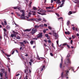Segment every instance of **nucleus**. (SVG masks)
<instances>
[{
	"instance_id": "nucleus-14",
	"label": "nucleus",
	"mask_w": 79,
	"mask_h": 79,
	"mask_svg": "<svg viewBox=\"0 0 79 79\" xmlns=\"http://www.w3.org/2000/svg\"><path fill=\"white\" fill-rule=\"evenodd\" d=\"M10 37H16V36L15 34H12L11 35Z\"/></svg>"
},
{
	"instance_id": "nucleus-46",
	"label": "nucleus",
	"mask_w": 79,
	"mask_h": 79,
	"mask_svg": "<svg viewBox=\"0 0 79 79\" xmlns=\"http://www.w3.org/2000/svg\"><path fill=\"white\" fill-rule=\"evenodd\" d=\"M72 29L73 31H74L75 30V27H73L72 28Z\"/></svg>"
},
{
	"instance_id": "nucleus-11",
	"label": "nucleus",
	"mask_w": 79,
	"mask_h": 79,
	"mask_svg": "<svg viewBox=\"0 0 79 79\" xmlns=\"http://www.w3.org/2000/svg\"><path fill=\"white\" fill-rule=\"evenodd\" d=\"M31 31V29H26V30H25L24 31V32H27V31H28V32H29Z\"/></svg>"
},
{
	"instance_id": "nucleus-29",
	"label": "nucleus",
	"mask_w": 79,
	"mask_h": 79,
	"mask_svg": "<svg viewBox=\"0 0 79 79\" xmlns=\"http://www.w3.org/2000/svg\"><path fill=\"white\" fill-rule=\"evenodd\" d=\"M34 43V41L31 40V42H30V44H31V45L33 44Z\"/></svg>"
},
{
	"instance_id": "nucleus-26",
	"label": "nucleus",
	"mask_w": 79,
	"mask_h": 79,
	"mask_svg": "<svg viewBox=\"0 0 79 79\" xmlns=\"http://www.w3.org/2000/svg\"><path fill=\"white\" fill-rule=\"evenodd\" d=\"M12 52L11 54L12 55H13V54H14V53H15V50H12Z\"/></svg>"
},
{
	"instance_id": "nucleus-61",
	"label": "nucleus",
	"mask_w": 79,
	"mask_h": 79,
	"mask_svg": "<svg viewBox=\"0 0 79 79\" xmlns=\"http://www.w3.org/2000/svg\"><path fill=\"white\" fill-rule=\"evenodd\" d=\"M31 12L32 13H36V12H35V11H31Z\"/></svg>"
},
{
	"instance_id": "nucleus-12",
	"label": "nucleus",
	"mask_w": 79,
	"mask_h": 79,
	"mask_svg": "<svg viewBox=\"0 0 79 79\" xmlns=\"http://www.w3.org/2000/svg\"><path fill=\"white\" fill-rule=\"evenodd\" d=\"M37 13L38 14H39V15H46V14L45 13H41L39 12H37Z\"/></svg>"
},
{
	"instance_id": "nucleus-64",
	"label": "nucleus",
	"mask_w": 79,
	"mask_h": 79,
	"mask_svg": "<svg viewBox=\"0 0 79 79\" xmlns=\"http://www.w3.org/2000/svg\"><path fill=\"white\" fill-rule=\"evenodd\" d=\"M30 61H31V62H32H32H33V60H32V59H31V60H30Z\"/></svg>"
},
{
	"instance_id": "nucleus-41",
	"label": "nucleus",
	"mask_w": 79,
	"mask_h": 79,
	"mask_svg": "<svg viewBox=\"0 0 79 79\" xmlns=\"http://www.w3.org/2000/svg\"><path fill=\"white\" fill-rule=\"evenodd\" d=\"M50 55L51 56H53V54H52V52L50 53Z\"/></svg>"
},
{
	"instance_id": "nucleus-48",
	"label": "nucleus",
	"mask_w": 79,
	"mask_h": 79,
	"mask_svg": "<svg viewBox=\"0 0 79 79\" xmlns=\"http://www.w3.org/2000/svg\"><path fill=\"white\" fill-rule=\"evenodd\" d=\"M68 45V44H67L66 43H65L64 44H63V46H64L65 45Z\"/></svg>"
},
{
	"instance_id": "nucleus-17",
	"label": "nucleus",
	"mask_w": 79,
	"mask_h": 79,
	"mask_svg": "<svg viewBox=\"0 0 79 79\" xmlns=\"http://www.w3.org/2000/svg\"><path fill=\"white\" fill-rule=\"evenodd\" d=\"M6 29H10V27L8 25H7L6 26Z\"/></svg>"
},
{
	"instance_id": "nucleus-22",
	"label": "nucleus",
	"mask_w": 79,
	"mask_h": 79,
	"mask_svg": "<svg viewBox=\"0 0 79 79\" xmlns=\"http://www.w3.org/2000/svg\"><path fill=\"white\" fill-rule=\"evenodd\" d=\"M70 23V21L68 20L67 22V25L68 26H69V25Z\"/></svg>"
},
{
	"instance_id": "nucleus-31",
	"label": "nucleus",
	"mask_w": 79,
	"mask_h": 79,
	"mask_svg": "<svg viewBox=\"0 0 79 79\" xmlns=\"http://www.w3.org/2000/svg\"><path fill=\"white\" fill-rule=\"evenodd\" d=\"M33 9L34 10H37V8L36 7H33Z\"/></svg>"
},
{
	"instance_id": "nucleus-34",
	"label": "nucleus",
	"mask_w": 79,
	"mask_h": 79,
	"mask_svg": "<svg viewBox=\"0 0 79 79\" xmlns=\"http://www.w3.org/2000/svg\"><path fill=\"white\" fill-rule=\"evenodd\" d=\"M1 70L2 73H5V71H4V69H1Z\"/></svg>"
},
{
	"instance_id": "nucleus-49",
	"label": "nucleus",
	"mask_w": 79,
	"mask_h": 79,
	"mask_svg": "<svg viewBox=\"0 0 79 79\" xmlns=\"http://www.w3.org/2000/svg\"><path fill=\"white\" fill-rule=\"evenodd\" d=\"M8 70L9 73H10V68H8Z\"/></svg>"
},
{
	"instance_id": "nucleus-57",
	"label": "nucleus",
	"mask_w": 79,
	"mask_h": 79,
	"mask_svg": "<svg viewBox=\"0 0 79 79\" xmlns=\"http://www.w3.org/2000/svg\"><path fill=\"white\" fill-rule=\"evenodd\" d=\"M52 47H53V48H55V47L53 45V44H52Z\"/></svg>"
},
{
	"instance_id": "nucleus-50",
	"label": "nucleus",
	"mask_w": 79,
	"mask_h": 79,
	"mask_svg": "<svg viewBox=\"0 0 79 79\" xmlns=\"http://www.w3.org/2000/svg\"><path fill=\"white\" fill-rule=\"evenodd\" d=\"M73 40H71V42H70V44H73Z\"/></svg>"
},
{
	"instance_id": "nucleus-13",
	"label": "nucleus",
	"mask_w": 79,
	"mask_h": 79,
	"mask_svg": "<svg viewBox=\"0 0 79 79\" xmlns=\"http://www.w3.org/2000/svg\"><path fill=\"white\" fill-rule=\"evenodd\" d=\"M5 78L8 79V77H7L8 76H7V72H5Z\"/></svg>"
},
{
	"instance_id": "nucleus-62",
	"label": "nucleus",
	"mask_w": 79,
	"mask_h": 79,
	"mask_svg": "<svg viewBox=\"0 0 79 79\" xmlns=\"http://www.w3.org/2000/svg\"><path fill=\"white\" fill-rule=\"evenodd\" d=\"M49 34H50V35H52V33H48Z\"/></svg>"
},
{
	"instance_id": "nucleus-16",
	"label": "nucleus",
	"mask_w": 79,
	"mask_h": 79,
	"mask_svg": "<svg viewBox=\"0 0 79 79\" xmlns=\"http://www.w3.org/2000/svg\"><path fill=\"white\" fill-rule=\"evenodd\" d=\"M13 33H14V34H15V35H18V33L15 32V31H13Z\"/></svg>"
},
{
	"instance_id": "nucleus-51",
	"label": "nucleus",
	"mask_w": 79,
	"mask_h": 79,
	"mask_svg": "<svg viewBox=\"0 0 79 79\" xmlns=\"http://www.w3.org/2000/svg\"><path fill=\"white\" fill-rule=\"evenodd\" d=\"M31 12H32L31 11H30V12L28 13V14H29V15H32V14H31Z\"/></svg>"
},
{
	"instance_id": "nucleus-53",
	"label": "nucleus",
	"mask_w": 79,
	"mask_h": 79,
	"mask_svg": "<svg viewBox=\"0 0 79 79\" xmlns=\"http://www.w3.org/2000/svg\"><path fill=\"white\" fill-rule=\"evenodd\" d=\"M72 37L73 39H74V38H75V37L74 36V35H73L72 36Z\"/></svg>"
},
{
	"instance_id": "nucleus-28",
	"label": "nucleus",
	"mask_w": 79,
	"mask_h": 79,
	"mask_svg": "<svg viewBox=\"0 0 79 79\" xmlns=\"http://www.w3.org/2000/svg\"><path fill=\"white\" fill-rule=\"evenodd\" d=\"M3 73H0V76L1 77H2L3 76Z\"/></svg>"
},
{
	"instance_id": "nucleus-1",
	"label": "nucleus",
	"mask_w": 79,
	"mask_h": 79,
	"mask_svg": "<svg viewBox=\"0 0 79 79\" xmlns=\"http://www.w3.org/2000/svg\"><path fill=\"white\" fill-rule=\"evenodd\" d=\"M70 56L71 55L69 53L67 56V61L66 62H65V64L66 66H68L69 64H71V62L69 61V58Z\"/></svg>"
},
{
	"instance_id": "nucleus-56",
	"label": "nucleus",
	"mask_w": 79,
	"mask_h": 79,
	"mask_svg": "<svg viewBox=\"0 0 79 79\" xmlns=\"http://www.w3.org/2000/svg\"><path fill=\"white\" fill-rule=\"evenodd\" d=\"M29 64H30V65H31V64H32V63L31 62H29Z\"/></svg>"
},
{
	"instance_id": "nucleus-54",
	"label": "nucleus",
	"mask_w": 79,
	"mask_h": 79,
	"mask_svg": "<svg viewBox=\"0 0 79 79\" xmlns=\"http://www.w3.org/2000/svg\"><path fill=\"white\" fill-rule=\"evenodd\" d=\"M1 24L2 25V26H4V23H3V22H2L1 23Z\"/></svg>"
},
{
	"instance_id": "nucleus-36",
	"label": "nucleus",
	"mask_w": 79,
	"mask_h": 79,
	"mask_svg": "<svg viewBox=\"0 0 79 79\" xmlns=\"http://www.w3.org/2000/svg\"><path fill=\"white\" fill-rule=\"evenodd\" d=\"M4 23L5 25H6V24H7V23H6V20H5V21H4Z\"/></svg>"
},
{
	"instance_id": "nucleus-45",
	"label": "nucleus",
	"mask_w": 79,
	"mask_h": 79,
	"mask_svg": "<svg viewBox=\"0 0 79 79\" xmlns=\"http://www.w3.org/2000/svg\"><path fill=\"white\" fill-rule=\"evenodd\" d=\"M27 69H25L24 70V73H27Z\"/></svg>"
},
{
	"instance_id": "nucleus-60",
	"label": "nucleus",
	"mask_w": 79,
	"mask_h": 79,
	"mask_svg": "<svg viewBox=\"0 0 79 79\" xmlns=\"http://www.w3.org/2000/svg\"><path fill=\"white\" fill-rule=\"evenodd\" d=\"M31 4H32V2H31L30 3L29 5L31 6Z\"/></svg>"
},
{
	"instance_id": "nucleus-43",
	"label": "nucleus",
	"mask_w": 79,
	"mask_h": 79,
	"mask_svg": "<svg viewBox=\"0 0 79 79\" xmlns=\"http://www.w3.org/2000/svg\"><path fill=\"white\" fill-rule=\"evenodd\" d=\"M45 36L46 37H48V34H45Z\"/></svg>"
},
{
	"instance_id": "nucleus-35",
	"label": "nucleus",
	"mask_w": 79,
	"mask_h": 79,
	"mask_svg": "<svg viewBox=\"0 0 79 79\" xmlns=\"http://www.w3.org/2000/svg\"><path fill=\"white\" fill-rule=\"evenodd\" d=\"M14 9V10H16V9H18V6L17 7H13Z\"/></svg>"
},
{
	"instance_id": "nucleus-3",
	"label": "nucleus",
	"mask_w": 79,
	"mask_h": 79,
	"mask_svg": "<svg viewBox=\"0 0 79 79\" xmlns=\"http://www.w3.org/2000/svg\"><path fill=\"white\" fill-rule=\"evenodd\" d=\"M62 2V3L60 5V6H58L57 7V9H59L60 8V7H62V6H63V5L64 4V2H65V0H62L61 1Z\"/></svg>"
},
{
	"instance_id": "nucleus-10",
	"label": "nucleus",
	"mask_w": 79,
	"mask_h": 79,
	"mask_svg": "<svg viewBox=\"0 0 79 79\" xmlns=\"http://www.w3.org/2000/svg\"><path fill=\"white\" fill-rule=\"evenodd\" d=\"M56 3H57V4H59V5H60L61 2L60 0H57Z\"/></svg>"
},
{
	"instance_id": "nucleus-47",
	"label": "nucleus",
	"mask_w": 79,
	"mask_h": 79,
	"mask_svg": "<svg viewBox=\"0 0 79 79\" xmlns=\"http://www.w3.org/2000/svg\"><path fill=\"white\" fill-rule=\"evenodd\" d=\"M38 19V21H41V20H42V19L39 18V19Z\"/></svg>"
},
{
	"instance_id": "nucleus-42",
	"label": "nucleus",
	"mask_w": 79,
	"mask_h": 79,
	"mask_svg": "<svg viewBox=\"0 0 79 79\" xmlns=\"http://www.w3.org/2000/svg\"><path fill=\"white\" fill-rule=\"evenodd\" d=\"M17 9L19 10H21V7L17 6Z\"/></svg>"
},
{
	"instance_id": "nucleus-20",
	"label": "nucleus",
	"mask_w": 79,
	"mask_h": 79,
	"mask_svg": "<svg viewBox=\"0 0 79 79\" xmlns=\"http://www.w3.org/2000/svg\"><path fill=\"white\" fill-rule=\"evenodd\" d=\"M74 2L75 3H78L79 4V1H77V0H75Z\"/></svg>"
},
{
	"instance_id": "nucleus-18",
	"label": "nucleus",
	"mask_w": 79,
	"mask_h": 79,
	"mask_svg": "<svg viewBox=\"0 0 79 79\" xmlns=\"http://www.w3.org/2000/svg\"><path fill=\"white\" fill-rule=\"evenodd\" d=\"M64 73V72H62L61 73V77L62 78H63V77H64V75H63Z\"/></svg>"
},
{
	"instance_id": "nucleus-39",
	"label": "nucleus",
	"mask_w": 79,
	"mask_h": 79,
	"mask_svg": "<svg viewBox=\"0 0 79 79\" xmlns=\"http://www.w3.org/2000/svg\"><path fill=\"white\" fill-rule=\"evenodd\" d=\"M16 14L18 16H20V15L19 14L18 12H16Z\"/></svg>"
},
{
	"instance_id": "nucleus-5",
	"label": "nucleus",
	"mask_w": 79,
	"mask_h": 79,
	"mask_svg": "<svg viewBox=\"0 0 79 79\" xmlns=\"http://www.w3.org/2000/svg\"><path fill=\"white\" fill-rule=\"evenodd\" d=\"M32 31L31 32V33L32 34H34V33H35L37 31V29H35V28H33L32 29Z\"/></svg>"
},
{
	"instance_id": "nucleus-30",
	"label": "nucleus",
	"mask_w": 79,
	"mask_h": 79,
	"mask_svg": "<svg viewBox=\"0 0 79 79\" xmlns=\"http://www.w3.org/2000/svg\"><path fill=\"white\" fill-rule=\"evenodd\" d=\"M48 29H50V30H52V27H51L50 26L48 27Z\"/></svg>"
},
{
	"instance_id": "nucleus-2",
	"label": "nucleus",
	"mask_w": 79,
	"mask_h": 79,
	"mask_svg": "<svg viewBox=\"0 0 79 79\" xmlns=\"http://www.w3.org/2000/svg\"><path fill=\"white\" fill-rule=\"evenodd\" d=\"M62 61H63V59L61 58V63L60 64L59 66L60 68H61V69H64V68L65 66L64 65V66L62 65V63H63Z\"/></svg>"
},
{
	"instance_id": "nucleus-21",
	"label": "nucleus",
	"mask_w": 79,
	"mask_h": 79,
	"mask_svg": "<svg viewBox=\"0 0 79 79\" xmlns=\"http://www.w3.org/2000/svg\"><path fill=\"white\" fill-rule=\"evenodd\" d=\"M73 14V13L71 11H69L68 13V15H72Z\"/></svg>"
},
{
	"instance_id": "nucleus-27",
	"label": "nucleus",
	"mask_w": 79,
	"mask_h": 79,
	"mask_svg": "<svg viewBox=\"0 0 79 79\" xmlns=\"http://www.w3.org/2000/svg\"><path fill=\"white\" fill-rule=\"evenodd\" d=\"M21 19H26V18L25 17H20Z\"/></svg>"
},
{
	"instance_id": "nucleus-23",
	"label": "nucleus",
	"mask_w": 79,
	"mask_h": 79,
	"mask_svg": "<svg viewBox=\"0 0 79 79\" xmlns=\"http://www.w3.org/2000/svg\"><path fill=\"white\" fill-rule=\"evenodd\" d=\"M20 12L21 13H25V11L24 10H20Z\"/></svg>"
},
{
	"instance_id": "nucleus-59",
	"label": "nucleus",
	"mask_w": 79,
	"mask_h": 79,
	"mask_svg": "<svg viewBox=\"0 0 79 79\" xmlns=\"http://www.w3.org/2000/svg\"><path fill=\"white\" fill-rule=\"evenodd\" d=\"M48 42L49 43H51V41H50V40H48Z\"/></svg>"
},
{
	"instance_id": "nucleus-32",
	"label": "nucleus",
	"mask_w": 79,
	"mask_h": 79,
	"mask_svg": "<svg viewBox=\"0 0 79 79\" xmlns=\"http://www.w3.org/2000/svg\"><path fill=\"white\" fill-rule=\"evenodd\" d=\"M25 15V14H24V13H23L22 14V15H21L20 16H24Z\"/></svg>"
},
{
	"instance_id": "nucleus-55",
	"label": "nucleus",
	"mask_w": 79,
	"mask_h": 79,
	"mask_svg": "<svg viewBox=\"0 0 79 79\" xmlns=\"http://www.w3.org/2000/svg\"><path fill=\"white\" fill-rule=\"evenodd\" d=\"M23 43H24V44H26V42L25 41H23Z\"/></svg>"
},
{
	"instance_id": "nucleus-38",
	"label": "nucleus",
	"mask_w": 79,
	"mask_h": 79,
	"mask_svg": "<svg viewBox=\"0 0 79 79\" xmlns=\"http://www.w3.org/2000/svg\"><path fill=\"white\" fill-rule=\"evenodd\" d=\"M56 15H57V16L58 17H60V15H59V14H58L57 13H56Z\"/></svg>"
},
{
	"instance_id": "nucleus-24",
	"label": "nucleus",
	"mask_w": 79,
	"mask_h": 79,
	"mask_svg": "<svg viewBox=\"0 0 79 79\" xmlns=\"http://www.w3.org/2000/svg\"><path fill=\"white\" fill-rule=\"evenodd\" d=\"M5 55H6L7 57H10L11 56V55H8L7 54H5Z\"/></svg>"
},
{
	"instance_id": "nucleus-44",
	"label": "nucleus",
	"mask_w": 79,
	"mask_h": 79,
	"mask_svg": "<svg viewBox=\"0 0 79 79\" xmlns=\"http://www.w3.org/2000/svg\"><path fill=\"white\" fill-rule=\"evenodd\" d=\"M67 47L69 48H70V46L68 44H67Z\"/></svg>"
},
{
	"instance_id": "nucleus-4",
	"label": "nucleus",
	"mask_w": 79,
	"mask_h": 79,
	"mask_svg": "<svg viewBox=\"0 0 79 79\" xmlns=\"http://www.w3.org/2000/svg\"><path fill=\"white\" fill-rule=\"evenodd\" d=\"M37 38H42V33H40L38 34L37 35Z\"/></svg>"
},
{
	"instance_id": "nucleus-58",
	"label": "nucleus",
	"mask_w": 79,
	"mask_h": 79,
	"mask_svg": "<svg viewBox=\"0 0 79 79\" xmlns=\"http://www.w3.org/2000/svg\"><path fill=\"white\" fill-rule=\"evenodd\" d=\"M58 42H59L58 40L56 41V42L57 44L58 45Z\"/></svg>"
},
{
	"instance_id": "nucleus-19",
	"label": "nucleus",
	"mask_w": 79,
	"mask_h": 79,
	"mask_svg": "<svg viewBox=\"0 0 79 79\" xmlns=\"http://www.w3.org/2000/svg\"><path fill=\"white\" fill-rule=\"evenodd\" d=\"M65 34H68V35H69V34H70V33H69V31H65Z\"/></svg>"
},
{
	"instance_id": "nucleus-40",
	"label": "nucleus",
	"mask_w": 79,
	"mask_h": 79,
	"mask_svg": "<svg viewBox=\"0 0 79 79\" xmlns=\"http://www.w3.org/2000/svg\"><path fill=\"white\" fill-rule=\"evenodd\" d=\"M31 21H34V20H35V18H33L31 19Z\"/></svg>"
},
{
	"instance_id": "nucleus-37",
	"label": "nucleus",
	"mask_w": 79,
	"mask_h": 79,
	"mask_svg": "<svg viewBox=\"0 0 79 79\" xmlns=\"http://www.w3.org/2000/svg\"><path fill=\"white\" fill-rule=\"evenodd\" d=\"M3 30L5 32H6V29L4 28Z\"/></svg>"
},
{
	"instance_id": "nucleus-63",
	"label": "nucleus",
	"mask_w": 79,
	"mask_h": 79,
	"mask_svg": "<svg viewBox=\"0 0 79 79\" xmlns=\"http://www.w3.org/2000/svg\"><path fill=\"white\" fill-rule=\"evenodd\" d=\"M44 21V22H47V20H45V19H44L43 20Z\"/></svg>"
},
{
	"instance_id": "nucleus-7",
	"label": "nucleus",
	"mask_w": 79,
	"mask_h": 79,
	"mask_svg": "<svg viewBox=\"0 0 79 79\" xmlns=\"http://www.w3.org/2000/svg\"><path fill=\"white\" fill-rule=\"evenodd\" d=\"M64 71L66 73L64 75L65 76H67L68 74L69 73V70H65Z\"/></svg>"
},
{
	"instance_id": "nucleus-25",
	"label": "nucleus",
	"mask_w": 79,
	"mask_h": 79,
	"mask_svg": "<svg viewBox=\"0 0 79 79\" xmlns=\"http://www.w3.org/2000/svg\"><path fill=\"white\" fill-rule=\"evenodd\" d=\"M39 26H37V25H36L35 27H34V28H39Z\"/></svg>"
},
{
	"instance_id": "nucleus-33",
	"label": "nucleus",
	"mask_w": 79,
	"mask_h": 79,
	"mask_svg": "<svg viewBox=\"0 0 79 79\" xmlns=\"http://www.w3.org/2000/svg\"><path fill=\"white\" fill-rule=\"evenodd\" d=\"M20 38H21V37L20 36H17L16 37L17 39H20Z\"/></svg>"
},
{
	"instance_id": "nucleus-52",
	"label": "nucleus",
	"mask_w": 79,
	"mask_h": 79,
	"mask_svg": "<svg viewBox=\"0 0 79 79\" xmlns=\"http://www.w3.org/2000/svg\"><path fill=\"white\" fill-rule=\"evenodd\" d=\"M4 36L5 37L6 36V32H4Z\"/></svg>"
},
{
	"instance_id": "nucleus-9",
	"label": "nucleus",
	"mask_w": 79,
	"mask_h": 79,
	"mask_svg": "<svg viewBox=\"0 0 79 79\" xmlns=\"http://www.w3.org/2000/svg\"><path fill=\"white\" fill-rule=\"evenodd\" d=\"M45 65L43 66L42 68V67H41L40 69V71H42L43 70H44V69H45Z\"/></svg>"
},
{
	"instance_id": "nucleus-8",
	"label": "nucleus",
	"mask_w": 79,
	"mask_h": 79,
	"mask_svg": "<svg viewBox=\"0 0 79 79\" xmlns=\"http://www.w3.org/2000/svg\"><path fill=\"white\" fill-rule=\"evenodd\" d=\"M38 11H40V13H45L46 11V10H43L42 9L38 10Z\"/></svg>"
},
{
	"instance_id": "nucleus-6",
	"label": "nucleus",
	"mask_w": 79,
	"mask_h": 79,
	"mask_svg": "<svg viewBox=\"0 0 79 79\" xmlns=\"http://www.w3.org/2000/svg\"><path fill=\"white\" fill-rule=\"evenodd\" d=\"M53 35L56 37L55 39V40L57 39H58V35H56V33H53Z\"/></svg>"
},
{
	"instance_id": "nucleus-15",
	"label": "nucleus",
	"mask_w": 79,
	"mask_h": 79,
	"mask_svg": "<svg viewBox=\"0 0 79 79\" xmlns=\"http://www.w3.org/2000/svg\"><path fill=\"white\" fill-rule=\"evenodd\" d=\"M20 44H21V46H25V45H24V43L23 42H20L19 43Z\"/></svg>"
}]
</instances>
